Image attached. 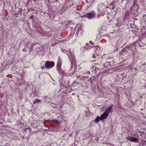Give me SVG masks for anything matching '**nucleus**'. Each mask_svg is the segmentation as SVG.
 <instances>
[{
  "mask_svg": "<svg viewBox=\"0 0 146 146\" xmlns=\"http://www.w3.org/2000/svg\"><path fill=\"white\" fill-rule=\"evenodd\" d=\"M112 109V107L109 106L106 109L104 113L100 117V120H102L106 119L108 116L110 112Z\"/></svg>",
  "mask_w": 146,
  "mask_h": 146,
  "instance_id": "f257e3e1",
  "label": "nucleus"
},
{
  "mask_svg": "<svg viewBox=\"0 0 146 146\" xmlns=\"http://www.w3.org/2000/svg\"><path fill=\"white\" fill-rule=\"evenodd\" d=\"M54 65V63L52 61H47L46 62L45 66L47 69H50L53 67Z\"/></svg>",
  "mask_w": 146,
  "mask_h": 146,
  "instance_id": "f03ea898",
  "label": "nucleus"
},
{
  "mask_svg": "<svg viewBox=\"0 0 146 146\" xmlns=\"http://www.w3.org/2000/svg\"><path fill=\"white\" fill-rule=\"evenodd\" d=\"M92 47L94 48V50L97 56L101 53V50L99 46H93Z\"/></svg>",
  "mask_w": 146,
  "mask_h": 146,
  "instance_id": "7ed1b4c3",
  "label": "nucleus"
},
{
  "mask_svg": "<svg viewBox=\"0 0 146 146\" xmlns=\"http://www.w3.org/2000/svg\"><path fill=\"white\" fill-rule=\"evenodd\" d=\"M94 16V14L92 13H88L84 15V17L87 18H91Z\"/></svg>",
  "mask_w": 146,
  "mask_h": 146,
  "instance_id": "20e7f679",
  "label": "nucleus"
},
{
  "mask_svg": "<svg viewBox=\"0 0 146 146\" xmlns=\"http://www.w3.org/2000/svg\"><path fill=\"white\" fill-rule=\"evenodd\" d=\"M128 140L132 142H135L138 140L137 138L134 137H131L129 138Z\"/></svg>",
  "mask_w": 146,
  "mask_h": 146,
  "instance_id": "39448f33",
  "label": "nucleus"
},
{
  "mask_svg": "<svg viewBox=\"0 0 146 146\" xmlns=\"http://www.w3.org/2000/svg\"><path fill=\"white\" fill-rule=\"evenodd\" d=\"M100 117H99V116H98L94 120V121L96 122H98V121H99Z\"/></svg>",
  "mask_w": 146,
  "mask_h": 146,
  "instance_id": "423d86ee",
  "label": "nucleus"
},
{
  "mask_svg": "<svg viewBox=\"0 0 146 146\" xmlns=\"http://www.w3.org/2000/svg\"><path fill=\"white\" fill-rule=\"evenodd\" d=\"M52 121L57 123H59V121L58 120L56 119L52 120Z\"/></svg>",
  "mask_w": 146,
  "mask_h": 146,
  "instance_id": "0eeeda50",
  "label": "nucleus"
},
{
  "mask_svg": "<svg viewBox=\"0 0 146 146\" xmlns=\"http://www.w3.org/2000/svg\"><path fill=\"white\" fill-rule=\"evenodd\" d=\"M92 57L93 58H97V57H96V56L94 54L92 55Z\"/></svg>",
  "mask_w": 146,
  "mask_h": 146,
  "instance_id": "6e6552de",
  "label": "nucleus"
},
{
  "mask_svg": "<svg viewBox=\"0 0 146 146\" xmlns=\"http://www.w3.org/2000/svg\"><path fill=\"white\" fill-rule=\"evenodd\" d=\"M89 42L90 44H91L92 45H94V44L91 41H90Z\"/></svg>",
  "mask_w": 146,
  "mask_h": 146,
  "instance_id": "1a4fd4ad",
  "label": "nucleus"
},
{
  "mask_svg": "<svg viewBox=\"0 0 146 146\" xmlns=\"http://www.w3.org/2000/svg\"><path fill=\"white\" fill-rule=\"evenodd\" d=\"M40 100H37V103L39 102H40Z\"/></svg>",
  "mask_w": 146,
  "mask_h": 146,
  "instance_id": "9d476101",
  "label": "nucleus"
},
{
  "mask_svg": "<svg viewBox=\"0 0 146 146\" xmlns=\"http://www.w3.org/2000/svg\"><path fill=\"white\" fill-rule=\"evenodd\" d=\"M58 63L60 64V65H61V62H59Z\"/></svg>",
  "mask_w": 146,
  "mask_h": 146,
  "instance_id": "9b49d317",
  "label": "nucleus"
},
{
  "mask_svg": "<svg viewBox=\"0 0 146 146\" xmlns=\"http://www.w3.org/2000/svg\"><path fill=\"white\" fill-rule=\"evenodd\" d=\"M36 100H35V101H34V102H33V103H34V104H35V103H36Z\"/></svg>",
  "mask_w": 146,
  "mask_h": 146,
  "instance_id": "f8f14e48",
  "label": "nucleus"
},
{
  "mask_svg": "<svg viewBox=\"0 0 146 146\" xmlns=\"http://www.w3.org/2000/svg\"><path fill=\"white\" fill-rule=\"evenodd\" d=\"M27 50H25V49H24L23 50V51H26Z\"/></svg>",
  "mask_w": 146,
  "mask_h": 146,
  "instance_id": "ddd939ff",
  "label": "nucleus"
},
{
  "mask_svg": "<svg viewBox=\"0 0 146 146\" xmlns=\"http://www.w3.org/2000/svg\"><path fill=\"white\" fill-rule=\"evenodd\" d=\"M92 61H95V60H92Z\"/></svg>",
  "mask_w": 146,
  "mask_h": 146,
  "instance_id": "4468645a",
  "label": "nucleus"
},
{
  "mask_svg": "<svg viewBox=\"0 0 146 146\" xmlns=\"http://www.w3.org/2000/svg\"><path fill=\"white\" fill-rule=\"evenodd\" d=\"M86 45L87 46H88V44H86Z\"/></svg>",
  "mask_w": 146,
  "mask_h": 146,
  "instance_id": "2eb2a0df",
  "label": "nucleus"
}]
</instances>
